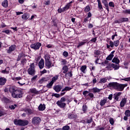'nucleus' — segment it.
Instances as JSON below:
<instances>
[{
	"label": "nucleus",
	"mask_w": 130,
	"mask_h": 130,
	"mask_svg": "<svg viewBox=\"0 0 130 130\" xmlns=\"http://www.w3.org/2000/svg\"><path fill=\"white\" fill-rule=\"evenodd\" d=\"M9 91L13 98L15 99H20L23 96V92L21 89H17L16 86H10L9 87Z\"/></svg>",
	"instance_id": "1"
},
{
	"label": "nucleus",
	"mask_w": 130,
	"mask_h": 130,
	"mask_svg": "<svg viewBox=\"0 0 130 130\" xmlns=\"http://www.w3.org/2000/svg\"><path fill=\"white\" fill-rule=\"evenodd\" d=\"M127 84H122L118 82H110L107 85V87H113L116 90L119 91V92L122 91Z\"/></svg>",
	"instance_id": "2"
},
{
	"label": "nucleus",
	"mask_w": 130,
	"mask_h": 130,
	"mask_svg": "<svg viewBox=\"0 0 130 130\" xmlns=\"http://www.w3.org/2000/svg\"><path fill=\"white\" fill-rule=\"evenodd\" d=\"M13 122L15 125L19 126H26L29 124L28 120H23L22 119H14Z\"/></svg>",
	"instance_id": "3"
},
{
	"label": "nucleus",
	"mask_w": 130,
	"mask_h": 130,
	"mask_svg": "<svg viewBox=\"0 0 130 130\" xmlns=\"http://www.w3.org/2000/svg\"><path fill=\"white\" fill-rule=\"evenodd\" d=\"M66 101V98H64V96H62V98H61L60 100L57 101L56 102V105L58 107H59V108H61V109H65L66 106H67V104L64 103Z\"/></svg>",
	"instance_id": "4"
},
{
	"label": "nucleus",
	"mask_w": 130,
	"mask_h": 130,
	"mask_svg": "<svg viewBox=\"0 0 130 130\" xmlns=\"http://www.w3.org/2000/svg\"><path fill=\"white\" fill-rule=\"evenodd\" d=\"M27 73L29 75H32V76L35 75L36 71L35 70V63H30L29 68H28V70H27Z\"/></svg>",
	"instance_id": "5"
},
{
	"label": "nucleus",
	"mask_w": 130,
	"mask_h": 130,
	"mask_svg": "<svg viewBox=\"0 0 130 130\" xmlns=\"http://www.w3.org/2000/svg\"><path fill=\"white\" fill-rule=\"evenodd\" d=\"M42 121L40 117H34L31 119V122L34 125H39Z\"/></svg>",
	"instance_id": "6"
},
{
	"label": "nucleus",
	"mask_w": 130,
	"mask_h": 130,
	"mask_svg": "<svg viewBox=\"0 0 130 130\" xmlns=\"http://www.w3.org/2000/svg\"><path fill=\"white\" fill-rule=\"evenodd\" d=\"M42 45L41 43L38 42L37 43H35V44H31L30 45V48L35 50V51H37V50H39Z\"/></svg>",
	"instance_id": "7"
},
{
	"label": "nucleus",
	"mask_w": 130,
	"mask_h": 130,
	"mask_svg": "<svg viewBox=\"0 0 130 130\" xmlns=\"http://www.w3.org/2000/svg\"><path fill=\"white\" fill-rule=\"evenodd\" d=\"M129 19L127 17H123L120 18L118 20H115V23H122L123 22H127L128 21Z\"/></svg>",
	"instance_id": "8"
},
{
	"label": "nucleus",
	"mask_w": 130,
	"mask_h": 130,
	"mask_svg": "<svg viewBox=\"0 0 130 130\" xmlns=\"http://www.w3.org/2000/svg\"><path fill=\"white\" fill-rule=\"evenodd\" d=\"M16 49V45H11L10 47H9V49L7 50L8 54H11L12 52H14Z\"/></svg>",
	"instance_id": "9"
},
{
	"label": "nucleus",
	"mask_w": 130,
	"mask_h": 130,
	"mask_svg": "<svg viewBox=\"0 0 130 130\" xmlns=\"http://www.w3.org/2000/svg\"><path fill=\"white\" fill-rule=\"evenodd\" d=\"M27 55L24 53V52H21V53H19L18 54V57H17V61H22L23 58H24V57H26Z\"/></svg>",
	"instance_id": "10"
},
{
	"label": "nucleus",
	"mask_w": 130,
	"mask_h": 130,
	"mask_svg": "<svg viewBox=\"0 0 130 130\" xmlns=\"http://www.w3.org/2000/svg\"><path fill=\"white\" fill-rule=\"evenodd\" d=\"M62 88V86L60 84H57L56 85H54L53 89L56 91V92H59L61 91Z\"/></svg>",
	"instance_id": "11"
},
{
	"label": "nucleus",
	"mask_w": 130,
	"mask_h": 130,
	"mask_svg": "<svg viewBox=\"0 0 130 130\" xmlns=\"http://www.w3.org/2000/svg\"><path fill=\"white\" fill-rule=\"evenodd\" d=\"M88 93V95L91 99H93V98L94 97V94H93L92 91V92H89V91H88V90H84L83 92V95H84V96H87Z\"/></svg>",
	"instance_id": "12"
},
{
	"label": "nucleus",
	"mask_w": 130,
	"mask_h": 130,
	"mask_svg": "<svg viewBox=\"0 0 130 130\" xmlns=\"http://www.w3.org/2000/svg\"><path fill=\"white\" fill-rule=\"evenodd\" d=\"M108 102V98H104L100 102V105L101 106H105V104Z\"/></svg>",
	"instance_id": "13"
},
{
	"label": "nucleus",
	"mask_w": 130,
	"mask_h": 130,
	"mask_svg": "<svg viewBox=\"0 0 130 130\" xmlns=\"http://www.w3.org/2000/svg\"><path fill=\"white\" fill-rule=\"evenodd\" d=\"M69 119H77L78 116L76 114H73L72 113H68Z\"/></svg>",
	"instance_id": "14"
},
{
	"label": "nucleus",
	"mask_w": 130,
	"mask_h": 130,
	"mask_svg": "<svg viewBox=\"0 0 130 130\" xmlns=\"http://www.w3.org/2000/svg\"><path fill=\"white\" fill-rule=\"evenodd\" d=\"M45 65V61L44 59H41L40 61L39 62L38 66L40 69H43Z\"/></svg>",
	"instance_id": "15"
},
{
	"label": "nucleus",
	"mask_w": 130,
	"mask_h": 130,
	"mask_svg": "<svg viewBox=\"0 0 130 130\" xmlns=\"http://www.w3.org/2000/svg\"><path fill=\"white\" fill-rule=\"evenodd\" d=\"M7 81L5 77H0V85H5Z\"/></svg>",
	"instance_id": "16"
},
{
	"label": "nucleus",
	"mask_w": 130,
	"mask_h": 130,
	"mask_svg": "<svg viewBox=\"0 0 130 130\" xmlns=\"http://www.w3.org/2000/svg\"><path fill=\"white\" fill-rule=\"evenodd\" d=\"M126 103H127V99H126L125 98H123V99H122V100L120 102V106L121 108H123V107H124Z\"/></svg>",
	"instance_id": "17"
},
{
	"label": "nucleus",
	"mask_w": 130,
	"mask_h": 130,
	"mask_svg": "<svg viewBox=\"0 0 130 130\" xmlns=\"http://www.w3.org/2000/svg\"><path fill=\"white\" fill-rule=\"evenodd\" d=\"M102 2L103 4H104V6L105 7L106 9L107 10L108 12H109V8L108 2L107 0H102Z\"/></svg>",
	"instance_id": "18"
},
{
	"label": "nucleus",
	"mask_w": 130,
	"mask_h": 130,
	"mask_svg": "<svg viewBox=\"0 0 130 130\" xmlns=\"http://www.w3.org/2000/svg\"><path fill=\"white\" fill-rule=\"evenodd\" d=\"M121 94H122V92H115L114 93V98L116 101H119V96H120Z\"/></svg>",
	"instance_id": "19"
},
{
	"label": "nucleus",
	"mask_w": 130,
	"mask_h": 130,
	"mask_svg": "<svg viewBox=\"0 0 130 130\" xmlns=\"http://www.w3.org/2000/svg\"><path fill=\"white\" fill-rule=\"evenodd\" d=\"M101 89L98 88V87H93V88H91V89H89V91H92L93 93L96 92H100Z\"/></svg>",
	"instance_id": "20"
},
{
	"label": "nucleus",
	"mask_w": 130,
	"mask_h": 130,
	"mask_svg": "<svg viewBox=\"0 0 130 130\" xmlns=\"http://www.w3.org/2000/svg\"><path fill=\"white\" fill-rule=\"evenodd\" d=\"M62 69L63 70V73H64L65 75L66 74H68V72L69 71V67L67 65V64H66L64 66H63Z\"/></svg>",
	"instance_id": "21"
},
{
	"label": "nucleus",
	"mask_w": 130,
	"mask_h": 130,
	"mask_svg": "<svg viewBox=\"0 0 130 130\" xmlns=\"http://www.w3.org/2000/svg\"><path fill=\"white\" fill-rule=\"evenodd\" d=\"M112 62H113V63H116V64L119 65L120 61L117 57H114L113 60H112Z\"/></svg>",
	"instance_id": "22"
},
{
	"label": "nucleus",
	"mask_w": 130,
	"mask_h": 130,
	"mask_svg": "<svg viewBox=\"0 0 130 130\" xmlns=\"http://www.w3.org/2000/svg\"><path fill=\"white\" fill-rule=\"evenodd\" d=\"M73 71H68V73L67 74H65L64 76L66 77V78H71V77H73Z\"/></svg>",
	"instance_id": "23"
},
{
	"label": "nucleus",
	"mask_w": 130,
	"mask_h": 130,
	"mask_svg": "<svg viewBox=\"0 0 130 130\" xmlns=\"http://www.w3.org/2000/svg\"><path fill=\"white\" fill-rule=\"evenodd\" d=\"M64 11H67V5H66L63 8H58L57 10L58 13H62V12H64Z\"/></svg>",
	"instance_id": "24"
},
{
	"label": "nucleus",
	"mask_w": 130,
	"mask_h": 130,
	"mask_svg": "<svg viewBox=\"0 0 130 130\" xmlns=\"http://www.w3.org/2000/svg\"><path fill=\"white\" fill-rule=\"evenodd\" d=\"M74 2H75V0H72V1H71L70 2L66 4V11L67 10H69V9H70L71 6H72V4L73 3H74Z\"/></svg>",
	"instance_id": "25"
},
{
	"label": "nucleus",
	"mask_w": 130,
	"mask_h": 130,
	"mask_svg": "<svg viewBox=\"0 0 130 130\" xmlns=\"http://www.w3.org/2000/svg\"><path fill=\"white\" fill-rule=\"evenodd\" d=\"M2 6L5 8H7L9 6V3L8 0H4L2 2Z\"/></svg>",
	"instance_id": "26"
},
{
	"label": "nucleus",
	"mask_w": 130,
	"mask_h": 130,
	"mask_svg": "<svg viewBox=\"0 0 130 130\" xmlns=\"http://www.w3.org/2000/svg\"><path fill=\"white\" fill-rule=\"evenodd\" d=\"M86 42H87V40H84V41H83V42H81L80 43H79L78 44V46H77V48L78 49H79L80 48V47H82V46L85 45Z\"/></svg>",
	"instance_id": "27"
},
{
	"label": "nucleus",
	"mask_w": 130,
	"mask_h": 130,
	"mask_svg": "<svg viewBox=\"0 0 130 130\" xmlns=\"http://www.w3.org/2000/svg\"><path fill=\"white\" fill-rule=\"evenodd\" d=\"M46 109V106L45 104L42 105V104H40V105L38 107V109L39 111H44Z\"/></svg>",
	"instance_id": "28"
},
{
	"label": "nucleus",
	"mask_w": 130,
	"mask_h": 130,
	"mask_svg": "<svg viewBox=\"0 0 130 130\" xmlns=\"http://www.w3.org/2000/svg\"><path fill=\"white\" fill-rule=\"evenodd\" d=\"M112 67L114 68V70H118L119 69L120 65H117V64H114V63H112Z\"/></svg>",
	"instance_id": "29"
},
{
	"label": "nucleus",
	"mask_w": 130,
	"mask_h": 130,
	"mask_svg": "<svg viewBox=\"0 0 130 130\" xmlns=\"http://www.w3.org/2000/svg\"><path fill=\"white\" fill-rule=\"evenodd\" d=\"M97 1L98 2V8L100 9V10H102V11H103L104 8L101 3V1H100V0H97Z\"/></svg>",
	"instance_id": "30"
},
{
	"label": "nucleus",
	"mask_w": 130,
	"mask_h": 130,
	"mask_svg": "<svg viewBox=\"0 0 130 130\" xmlns=\"http://www.w3.org/2000/svg\"><path fill=\"white\" fill-rule=\"evenodd\" d=\"M44 57H45V63H46V62H48L49 60H50L51 55H49V54H46Z\"/></svg>",
	"instance_id": "31"
},
{
	"label": "nucleus",
	"mask_w": 130,
	"mask_h": 130,
	"mask_svg": "<svg viewBox=\"0 0 130 130\" xmlns=\"http://www.w3.org/2000/svg\"><path fill=\"white\" fill-rule=\"evenodd\" d=\"M87 69V66L86 65H83L82 66H81V68H80V70L81 71H82V72H83V73H86V70Z\"/></svg>",
	"instance_id": "32"
},
{
	"label": "nucleus",
	"mask_w": 130,
	"mask_h": 130,
	"mask_svg": "<svg viewBox=\"0 0 130 130\" xmlns=\"http://www.w3.org/2000/svg\"><path fill=\"white\" fill-rule=\"evenodd\" d=\"M29 17V15L27 13H24L22 16V19H24V20H27V19H28Z\"/></svg>",
	"instance_id": "33"
},
{
	"label": "nucleus",
	"mask_w": 130,
	"mask_h": 130,
	"mask_svg": "<svg viewBox=\"0 0 130 130\" xmlns=\"http://www.w3.org/2000/svg\"><path fill=\"white\" fill-rule=\"evenodd\" d=\"M71 89H73V87H70V86H65L63 89H62L61 91H68L71 90Z\"/></svg>",
	"instance_id": "34"
},
{
	"label": "nucleus",
	"mask_w": 130,
	"mask_h": 130,
	"mask_svg": "<svg viewBox=\"0 0 130 130\" xmlns=\"http://www.w3.org/2000/svg\"><path fill=\"white\" fill-rule=\"evenodd\" d=\"M59 75H55L52 78V85L54 83V82L58 79Z\"/></svg>",
	"instance_id": "35"
},
{
	"label": "nucleus",
	"mask_w": 130,
	"mask_h": 130,
	"mask_svg": "<svg viewBox=\"0 0 130 130\" xmlns=\"http://www.w3.org/2000/svg\"><path fill=\"white\" fill-rule=\"evenodd\" d=\"M87 109H88V107L87 106V105H86V104H84V105H83V107H82V111L84 113H86V112L87 111Z\"/></svg>",
	"instance_id": "36"
},
{
	"label": "nucleus",
	"mask_w": 130,
	"mask_h": 130,
	"mask_svg": "<svg viewBox=\"0 0 130 130\" xmlns=\"http://www.w3.org/2000/svg\"><path fill=\"white\" fill-rule=\"evenodd\" d=\"M45 64L47 67L48 69H49L50 68H51V67H52V63L51 61H50V60H48V62H46L45 63Z\"/></svg>",
	"instance_id": "37"
},
{
	"label": "nucleus",
	"mask_w": 130,
	"mask_h": 130,
	"mask_svg": "<svg viewBox=\"0 0 130 130\" xmlns=\"http://www.w3.org/2000/svg\"><path fill=\"white\" fill-rule=\"evenodd\" d=\"M112 64H111V63H108L107 64V66L106 67V69H107V70H112Z\"/></svg>",
	"instance_id": "38"
},
{
	"label": "nucleus",
	"mask_w": 130,
	"mask_h": 130,
	"mask_svg": "<svg viewBox=\"0 0 130 130\" xmlns=\"http://www.w3.org/2000/svg\"><path fill=\"white\" fill-rule=\"evenodd\" d=\"M108 78L105 77L104 78H101L99 81V83H106L107 81Z\"/></svg>",
	"instance_id": "39"
},
{
	"label": "nucleus",
	"mask_w": 130,
	"mask_h": 130,
	"mask_svg": "<svg viewBox=\"0 0 130 130\" xmlns=\"http://www.w3.org/2000/svg\"><path fill=\"white\" fill-rule=\"evenodd\" d=\"M60 63L61 65H63V66H64L66 64H67L68 61H67L66 59H61Z\"/></svg>",
	"instance_id": "40"
},
{
	"label": "nucleus",
	"mask_w": 130,
	"mask_h": 130,
	"mask_svg": "<svg viewBox=\"0 0 130 130\" xmlns=\"http://www.w3.org/2000/svg\"><path fill=\"white\" fill-rule=\"evenodd\" d=\"M47 80H48L47 78H43L39 80V83L42 84V83H43V82H44V81H47Z\"/></svg>",
	"instance_id": "41"
},
{
	"label": "nucleus",
	"mask_w": 130,
	"mask_h": 130,
	"mask_svg": "<svg viewBox=\"0 0 130 130\" xmlns=\"http://www.w3.org/2000/svg\"><path fill=\"white\" fill-rule=\"evenodd\" d=\"M90 7L89 6V5H87V6H86L85 9H84V12L85 13H87V12L88 13L89 11H90Z\"/></svg>",
	"instance_id": "42"
},
{
	"label": "nucleus",
	"mask_w": 130,
	"mask_h": 130,
	"mask_svg": "<svg viewBox=\"0 0 130 130\" xmlns=\"http://www.w3.org/2000/svg\"><path fill=\"white\" fill-rule=\"evenodd\" d=\"M52 86H53V84H52V79L51 81H50V82H49L47 84L46 87H48V88H51Z\"/></svg>",
	"instance_id": "43"
},
{
	"label": "nucleus",
	"mask_w": 130,
	"mask_h": 130,
	"mask_svg": "<svg viewBox=\"0 0 130 130\" xmlns=\"http://www.w3.org/2000/svg\"><path fill=\"white\" fill-rule=\"evenodd\" d=\"M105 127H101V126L99 125V126H97V127H96L95 130H105Z\"/></svg>",
	"instance_id": "44"
},
{
	"label": "nucleus",
	"mask_w": 130,
	"mask_h": 130,
	"mask_svg": "<svg viewBox=\"0 0 130 130\" xmlns=\"http://www.w3.org/2000/svg\"><path fill=\"white\" fill-rule=\"evenodd\" d=\"M30 91L32 93H38V91H37L36 88H30Z\"/></svg>",
	"instance_id": "45"
},
{
	"label": "nucleus",
	"mask_w": 130,
	"mask_h": 130,
	"mask_svg": "<svg viewBox=\"0 0 130 130\" xmlns=\"http://www.w3.org/2000/svg\"><path fill=\"white\" fill-rule=\"evenodd\" d=\"M38 77V75H35L34 76H33V77H32V78H31V81L32 83L35 82V81H36L37 80V78Z\"/></svg>",
	"instance_id": "46"
},
{
	"label": "nucleus",
	"mask_w": 130,
	"mask_h": 130,
	"mask_svg": "<svg viewBox=\"0 0 130 130\" xmlns=\"http://www.w3.org/2000/svg\"><path fill=\"white\" fill-rule=\"evenodd\" d=\"M1 72L3 74H9L10 73V71H8L7 70V68H6V69H5L4 70H2Z\"/></svg>",
	"instance_id": "47"
},
{
	"label": "nucleus",
	"mask_w": 130,
	"mask_h": 130,
	"mask_svg": "<svg viewBox=\"0 0 130 130\" xmlns=\"http://www.w3.org/2000/svg\"><path fill=\"white\" fill-rule=\"evenodd\" d=\"M70 127L69 125H66L62 127V130H70Z\"/></svg>",
	"instance_id": "48"
},
{
	"label": "nucleus",
	"mask_w": 130,
	"mask_h": 130,
	"mask_svg": "<svg viewBox=\"0 0 130 130\" xmlns=\"http://www.w3.org/2000/svg\"><path fill=\"white\" fill-rule=\"evenodd\" d=\"M125 115H126L127 118H128V117H130V110H126L125 111Z\"/></svg>",
	"instance_id": "49"
},
{
	"label": "nucleus",
	"mask_w": 130,
	"mask_h": 130,
	"mask_svg": "<svg viewBox=\"0 0 130 130\" xmlns=\"http://www.w3.org/2000/svg\"><path fill=\"white\" fill-rule=\"evenodd\" d=\"M120 43L119 40H118L117 41H115L114 42V46H115V47H118V46H119Z\"/></svg>",
	"instance_id": "50"
},
{
	"label": "nucleus",
	"mask_w": 130,
	"mask_h": 130,
	"mask_svg": "<svg viewBox=\"0 0 130 130\" xmlns=\"http://www.w3.org/2000/svg\"><path fill=\"white\" fill-rule=\"evenodd\" d=\"M97 41V37L93 38L89 41V43H96Z\"/></svg>",
	"instance_id": "51"
},
{
	"label": "nucleus",
	"mask_w": 130,
	"mask_h": 130,
	"mask_svg": "<svg viewBox=\"0 0 130 130\" xmlns=\"http://www.w3.org/2000/svg\"><path fill=\"white\" fill-rule=\"evenodd\" d=\"M27 62V60L25 58V57H24V58H23L21 61V64H22V65H24V64L25 63H26Z\"/></svg>",
	"instance_id": "52"
},
{
	"label": "nucleus",
	"mask_w": 130,
	"mask_h": 130,
	"mask_svg": "<svg viewBox=\"0 0 130 130\" xmlns=\"http://www.w3.org/2000/svg\"><path fill=\"white\" fill-rule=\"evenodd\" d=\"M123 13H124V14H130V9L123 10Z\"/></svg>",
	"instance_id": "53"
},
{
	"label": "nucleus",
	"mask_w": 130,
	"mask_h": 130,
	"mask_svg": "<svg viewBox=\"0 0 130 130\" xmlns=\"http://www.w3.org/2000/svg\"><path fill=\"white\" fill-rule=\"evenodd\" d=\"M62 55L65 57V58H67L69 56V53L67 51H64L63 52Z\"/></svg>",
	"instance_id": "54"
},
{
	"label": "nucleus",
	"mask_w": 130,
	"mask_h": 130,
	"mask_svg": "<svg viewBox=\"0 0 130 130\" xmlns=\"http://www.w3.org/2000/svg\"><path fill=\"white\" fill-rule=\"evenodd\" d=\"M108 63H109V61H108V60H107V58H106V60H105L104 61V62H102L101 63V64H102V66H105L106 64L108 65Z\"/></svg>",
	"instance_id": "55"
},
{
	"label": "nucleus",
	"mask_w": 130,
	"mask_h": 130,
	"mask_svg": "<svg viewBox=\"0 0 130 130\" xmlns=\"http://www.w3.org/2000/svg\"><path fill=\"white\" fill-rule=\"evenodd\" d=\"M52 96H55V98H60V94L59 93H54V92L52 94Z\"/></svg>",
	"instance_id": "56"
},
{
	"label": "nucleus",
	"mask_w": 130,
	"mask_h": 130,
	"mask_svg": "<svg viewBox=\"0 0 130 130\" xmlns=\"http://www.w3.org/2000/svg\"><path fill=\"white\" fill-rule=\"evenodd\" d=\"M107 60H108V61H111L112 59V53H111V54H110V55H109L107 58H106Z\"/></svg>",
	"instance_id": "57"
},
{
	"label": "nucleus",
	"mask_w": 130,
	"mask_h": 130,
	"mask_svg": "<svg viewBox=\"0 0 130 130\" xmlns=\"http://www.w3.org/2000/svg\"><path fill=\"white\" fill-rule=\"evenodd\" d=\"M101 51L100 50H96V51H95L94 52V54L95 55H96L98 56H99L100 55H101Z\"/></svg>",
	"instance_id": "58"
},
{
	"label": "nucleus",
	"mask_w": 130,
	"mask_h": 130,
	"mask_svg": "<svg viewBox=\"0 0 130 130\" xmlns=\"http://www.w3.org/2000/svg\"><path fill=\"white\" fill-rule=\"evenodd\" d=\"M2 32L6 34L7 35H10V30L9 29H6V30H3Z\"/></svg>",
	"instance_id": "59"
},
{
	"label": "nucleus",
	"mask_w": 130,
	"mask_h": 130,
	"mask_svg": "<svg viewBox=\"0 0 130 130\" xmlns=\"http://www.w3.org/2000/svg\"><path fill=\"white\" fill-rule=\"evenodd\" d=\"M3 101L5 102V103H9L10 102V100L9 99H8V98H3Z\"/></svg>",
	"instance_id": "60"
},
{
	"label": "nucleus",
	"mask_w": 130,
	"mask_h": 130,
	"mask_svg": "<svg viewBox=\"0 0 130 130\" xmlns=\"http://www.w3.org/2000/svg\"><path fill=\"white\" fill-rule=\"evenodd\" d=\"M109 122L110 124H111L112 125H113L114 124V120L113 118H110L109 119Z\"/></svg>",
	"instance_id": "61"
},
{
	"label": "nucleus",
	"mask_w": 130,
	"mask_h": 130,
	"mask_svg": "<svg viewBox=\"0 0 130 130\" xmlns=\"http://www.w3.org/2000/svg\"><path fill=\"white\" fill-rule=\"evenodd\" d=\"M110 47L111 48H113L114 47V43H113L112 41H111V39L110 40Z\"/></svg>",
	"instance_id": "62"
},
{
	"label": "nucleus",
	"mask_w": 130,
	"mask_h": 130,
	"mask_svg": "<svg viewBox=\"0 0 130 130\" xmlns=\"http://www.w3.org/2000/svg\"><path fill=\"white\" fill-rule=\"evenodd\" d=\"M109 6H110V7H113V8L115 7V5L114 2H110L109 3Z\"/></svg>",
	"instance_id": "63"
},
{
	"label": "nucleus",
	"mask_w": 130,
	"mask_h": 130,
	"mask_svg": "<svg viewBox=\"0 0 130 130\" xmlns=\"http://www.w3.org/2000/svg\"><path fill=\"white\" fill-rule=\"evenodd\" d=\"M121 80H125V81H130V77H126L125 78H122Z\"/></svg>",
	"instance_id": "64"
}]
</instances>
